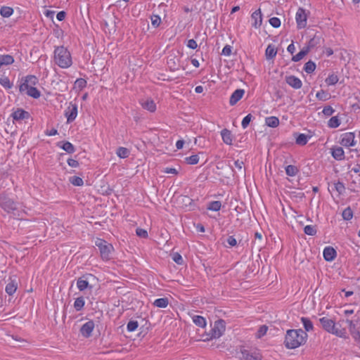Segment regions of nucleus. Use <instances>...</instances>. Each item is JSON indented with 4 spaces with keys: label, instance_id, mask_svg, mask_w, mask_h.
<instances>
[{
    "label": "nucleus",
    "instance_id": "obj_1",
    "mask_svg": "<svg viewBox=\"0 0 360 360\" xmlns=\"http://www.w3.org/2000/svg\"><path fill=\"white\" fill-rule=\"evenodd\" d=\"M307 334L302 329L288 330L285 338V345L288 349H295L305 343Z\"/></svg>",
    "mask_w": 360,
    "mask_h": 360
},
{
    "label": "nucleus",
    "instance_id": "obj_2",
    "mask_svg": "<svg viewBox=\"0 0 360 360\" xmlns=\"http://www.w3.org/2000/svg\"><path fill=\"white\" fill-rule=\"evenodd\" d=\"M56 63L62 68H67L72 65V58L70 52L63 46H58L54 51Z\"/></svg>",
    "mask_w": 360,
    "mask_h": 360
},
{
    "label": "nucleus",
    "instance_id": "obj_3",
    "mask_svg": "<svg viewBox=\"0 0 360 360\" xmlns=\"http://www.w3.org/2000/svg\"><path fill=\"white\" fill-rule=\"evenodd\" d=\"M319 321L322 328L326 331L340 338L346 337V330L345 328H339L333 320L327 317H323L319 319Z\"/></svg>",
    "mask_w": 360,
    "mask_h": 360
},
{
    "label": "nucleus",
    "instance_id": "obj_4",
    "mask_svg": "<svg viewBox=\"0 0 360 360\" xmlns=\"http://www.w3.org/2000/svg\"><path fill=\"white\" fill-rule=\"evenodd\" d=\"M95 244L99 248L101 257L105 260L109 259L110 252L113 250L112 245L100 238L96 239Z\"/></svg>",
    "mask_w": 360,
    "mask_h": 360
},
{
    "label": "nucleus",
    "instance_id": "obj_5",
    "mask_svg": "<svg viewBox=\"0 0 360 360\" xmlns=\"http://www.w3.org/2000/svg\"><path fill=\"white\" fill-rule=\"evenodd\" d=\"M226 325L225 321L222 319H219L214 322V327L210 330V338H219L222 335L225 331Z\"/></svg>",
    "mask_w": 360,
    "mask_h": 360
},
{
    "label": "nucleus",
    "instance_id": "obj_6",
    "mask_svg": "<svg viewBox=\"0 0 360 360\" xmlns=\"http://www.w3.org/2000/svg\"><path fill=\"white\" fill-rule=\"evenodd\" d=\"M0 206L7 212H11L16 210V203L8 197L0 195Z\"/></svg>",
    "mask_w": 360,
    "mask_h": 360
},
{
    "label": "nucleus",
    "instance_id": "obj_7",
    "mask_svg": "<svg viewBox=\"0 0 360 360\" xmlns=\"http://www.w3.org/2000/svg\"><path fill=\"white\" fill-rule=\"evenodd\" d=\"M239 359L241 360H262V356L258 352H250L245 349H241Z\"/></svg>",
    "mask_w": 360,
    "mask_h": 360
},
{
    "label": "nucleus",
    "instance_id": "obj_8",
    "mask_svg": "<svg viewBox=\"0 0 360 360\" xmlns=\"http://www.w3.org/2000/svg\"><path fill=\"white\" fill-rule=\"evenodd\" d=\"M354 133L346 132L341 135V140L340 143L345 147L353 146L356 144L354 141Z\"/></svg>",
    "mask_w": 360,
    "mask_h": 360
},
{
    "label": "nucleus",
    "instance_id": "obj_9",
    "mask_svg": "<svg viewBox=\"0 0 360 360\" xmlns=\"http://www.w3.org/2000/svg\"><path fill=\"white\" fill-rule=\"evenodd\" d=\"M19 90L21 93H25L34 98H38L41 95L40 91L37 88L28 86L27 84H20Z\"/></svg>",
    "mask_w": 360,
    "mask_h": 360
},
{
    "label": "nucleus",
    "instance_id": "obj_10",
    "mask_svg": "<svg viewBox=\"0 0 360 360\" xmlns=\"http://www.w3.org/2000/svg\"><path fill=\"white\" fill-rule=\"evenodd\" d=\"M65 115L67 117L68 123L72 122L75 120L77 115V105L76 103H70L67 108Z\"/></svg>",
    "mask_w": 360,
    "mask_h": 360
},
{
    "label": "nucleus",
    "instance_id": "obj_11",
    "mask_svg": "<svg viewBox=\"0 0 360 360\" xmlns=\"http://www.w3.org/2000/svg\"><path fill=\"white\" fill-rule=\"evenodd\" d=\"M307 18V15L305 11L303 8H300L296 13V22L299 29L306 27Z\"/></svg>",
    "mask_w": 360,
    "mask_h": 360
},
{
    "label": "nucleus",
    "instance_id": "obj_12",
    "mask_svg": "<svg viewBox=\"0 0 360 360\" xmlns=\"http://www.w3.org/2000/svg\"><path fill=\"white\" fill-rule=\"evenodd\" d=\"M18 288V281L16 277H10L8 280V283L6 285L5 291L9 295H13Z\"/></svg>",
    "mask_w": 360,
    "mask_h": 360
},
{
    "label": "nucleus",
    "instance_id": "obj_13",
    "mask_svg": "<svg viewBox=\"0 0 360 360\" xmlns=\"http://www.w3.org/2000/svg\"><path fill=\"white\" fill-rule=\"evenodd\" d=\"M94 328V323L93 321H89L85 323L80 328V333L82 336L89 338L91 336V333Z\"/></svg>",
    "mask_w": 360,
    "mask_h": 360
},
{
    "label": "nucleus",
    "instance_id": "obj_14",
    "mask_svg": "<svg viewBox=\"0 0 360 360\" xmlns=\"http://www.w3.org/2000/svg\"><path fill=\"white\" fill-rule=\"evenodd\" d=\"M92 276H93L91 274H87L84 275L78 278L77 281V286L80 291H83L89 287V278H91Z\"/></svg>",
    "mask_w": 360,
    "mask_h": 360
},
{
    "label": "nucleus",
    "instance_id": "obj_15",
    "mask_svg": "<svg viewBox=\"0 0 360 360\" xmlns=\"http://www.w3.org/2000/svg\"><path fill=\"white\" fill-rule=\"evenodd\" d=\"M285 82L290 86L296 89H300L302 85L301 80L298 77H296L293 75L286 77Z\"/></svg>",
    "mask_w": 360,
    "mask_h": 360
},
{
    "label": "nucleus",
    "instance_id": "obj_16",
    "mask_svg": "<svg viewBox=\"0 0 360 360\" xmlns=\"http://www.w3.org/2000/svg\"><path fill=\"white\" fill-rule=\"evenodd\" d=\"M245 94V91L241 89H236L231 96L229 103L231 105H234L240 101Z\"/></svg>",
    "mask_w": 360,
    "mask_h": 360
},
{
    "label": "nucleus",
    "instance_id": "obj_17",
    "mask_svg": "<svg viewBox=\"0 0 360 360\" xmlns=\"http://www.w3.org/2000/svg\"><path fill=\"white\" fill-rule=\"evenodd\" d=\"M12 117L14 120L19 121L25 119H28L30 117V114L28 112L22 109L18 108L17 110L14 111L12 113Z\"/></svg>",
    "mask_w": 360,
    "mask_h": 360
},
{
    "label": "nucleus",
    "instance_id": "obj_18",
    "mask_svg": "<svg viewBox=\"0 0 360 360\" xmlns=\"http://www.w3.org/2000/svg\"><path fill=\"white\" fill-rule=\"evenodd\" d=\"M336 257V251L332 247H326L323 250V257L326 261H333Z\"/></svg>",
    "mask_w": 360,
    "mask_h": 360
},
{
    "label": "nucleus",
    "instance_id": "obj_19",
    "mask_svg": "<svg viewBox=\"0 0 360 360\" xmlns=\"http://www.w3.org/2000/svg\"><path fill=\"white\" fill-rule=\"evenodd\" d=\"M252 19L254 20L252 22V26L255 28H258L261 26L262 22V18L260 9L255 11L252 14Z\"/></svg>",
    "mask_w": 360,
    "mask_h": 360
},
{
    "label": "nucleus",
    "instance_id": "obj_20",
    "mask_svg": "<svg viewBox=\"0 0 360 360\" xmlns=\"http://www.w3.org/2000/svg\"><path fill=\"white\" fill-rule=\"evenodd\" d=\"M221 136L223 141L227 145H232L233 135L230 130L224 129L221 131Z\"/></svg>",
    "mask_w": 360,
    "mask_h": 360
},
{
    "label": "nucleus",
    "instance_id": "obj_21",
    "mask_svg": "<svg viewBox=\"0 0 360 360\" xmlns=\"http://www.w3.org/2000/svg\"><path fill=\"white\" fill-rule=\"evenodd\" d=\"M141 104L144 109L148 110V111H150L151 112H155L156 110V105H155V102L153 101V100H152L150 98H148L146 101H143L141 103Z\"/></svg>",
    "mask_w": 360,
    "mask_h": 360
},
{
    "label": "nucleus",
    "instance_id": "obj_22",
    "mask_svg": "<svg viewBox=\"0 0 360 360\" xmlns=\"http://www.w3.org/2000/svg\"><path fill=\"white\" fill-rule=\"evenodd\" d=\"M332 156L338 160H342L345 158V153L341 147H336L332 149Z\"/></svg>",
    "mask_w": 360,
    "mask_h": 360
},
{
    "label": "nucleus",
    "instance_id": "obj_23",
    "mask_svg": "<svg viewBox=\"0 0 360 360\" xmlns=\"http://www.w3.org/2000/svg\"><path fill=\"white\" fill-rule=\"evenodd\" d=\"M277 51L274 46L269 44L266 49V57L267 59H272L276 55Z\"/></svg>",
    "mask_w": 360,
    "mask_h": 360
},
{
    "label": "nucleus",
    "instance_id": "obj_24",
    "mask_svg": "<svg viewBox=\"0 0 360 360\" xmlns=\"http://www.w3.org/2000/svg\"><path fill=\"white\" fill-rule=\"evenodd\" d=\"M193 323L201 328H204L206 326V321L205 319L201 316L195 315L193 316Z\"/></svg>",
    "mask_w": 360,
    "mask_h": 360
},
{
    "label": "nucleus",
    "instance_id": "obj_25",
    "mask_svg": "<svg viewBox=\"0 0 360 360\" xmlns=\"http://www.w3.org/2000/svg\"><path fill=\"white\" fill-rule=\"evenodd\" d=\"M320 41H321V37L315 35L313 38H311L309 41L307 45L304 47L308 48L307 50L309 51L312 48H314L316 46H317L318 44H319Z\"/></svg>",
    "mask_w": 360,
    "mask_h": 360
},
{
    "label": "nucleus",
    "instance_id": "obj_26",
    "mask_svg": "<svg viewBox=\"0 0 360 360\" xmlns=\"http://www.w3.org/2000/svg\"><path fill=\"white\" fill-rule=\"evenodd\" d=\"M38 82V79L34 75H29L25 77L23 83L21 84H27L28 86L32 87Z\"/></svg>",
    "mask_w": 360,
    "mask_h": 360
},
{
    "label": "nucleus",
    "instance_id": "obj_27",
    "mask_svg": "<svg viewBox=\"0 0 360 360\" xmlns=\"http://www.w3.org/2000/svg\"><path fill=\"white\" fill-rule=\"evenodd\" d=\"M169 304V300L167 297L158 298L153 302L154 306L160 308H165Z\"/></svg>",
    "mask_w": 360,
    "mask_h": 360
},
{
    "label": "nucleus",
    "instance_id": "obj_28",
    "mask_svg": "<svg viewBox=\"0 0 360 360\" xmlns=\"http://www.w3.org/2000/svg\"><path fill=\"white\" fill-rule=\"evenodd\" d=\"M308 48L304 47L298 53L293 56L292 60L294 62H298L301 60L309 51L307 50Z\"/></svg>",
    "mask_w": 360,
    "mask_h": 360
},
{
    "label": "nucleus",
    "instance_id": "obj_29",
    "mask_svg": "<svg viewBox=\"0 0 360 360\" xmlns=\"http://www.w3.org/2000/svg\"><path fill=\"white\" fill-rule=\"evenodd\" d=\"M266 124L270 127H276L279 124V120L276 117H269L266 118Z\"/></svg>",
    "mask_w": 360,
    "mask_h": 360
},
{
    "label": "nucleus",
    "instance_id": "obj_30",
    "mask_svg": "<svg viewBox=\"0 0 360 360\" xmlns=\"http://www.w3.org/2000/svg\"><path fill=\"white\" fill-rule=\"evenodd\" d=\"M13 13V9L9 6H3L0 9L1 15L4 18L10 17Z\"/></svg>",
    "mask_w": 360,
    "mask_h": 360
},
{
    "label": "nucleus",
    "instance_id": "obj_31",
    "mask_svg": "<svg viewBox=\"0 0 360 360\" xmlns=\"http://www.w3.org/2000/svg\"><path fill=\"white\" fill-rule=\"evenodd\" d=\"M60 143H62L60 147L64 150H65L67 153H73L75 152V147L71 143L66 141V142L60 143L59 144H60Z\"/></svg>",
    "mask_w": 360,
    "mask_h": 360
},
{
    "label": "nucleus",
    "instance_id": "obj_32",
    "mask_svg": "<svg viewBox=\"0 0 360 360\" xmlns=\"http://www.w3.org/2000/svg\"><path fill=\"white\" fill-rule=\"evenodd\" d=\"M301 321L306 331H310L313 330V323L308 318L302 317Z\"/></svg>",
    "mask_w": 360,
    "mask_h": 360
},
{
    "label": "nucleus",
    "instance_id": "obj_33",
    "mask_svg": "<svg viewBox=\"0 0 360 360\" xmlns=\"http://www.w3.org/2000/svg\"><path fill=\"white\" fill-rule=\"evenodd\" d=\"M117 155L120 158H126L129 155V150L127 148L120 147L117 150Z\"/></svg>",
    "mask_w": 360,
    "mask_h": 360
},
{
    "label": "nucleus",
    "instance_id": "obj_34",
    "mask_svg": "<svg viewBox=\"0 0 360 360\" xmlns=\"http://www.w3.org/2000/svg\"><path fill=\"white\" fill-rule=\"evenodd\" d=\"M84 306V300L82 297H77L74 303V307L76 311H80Z\"/></svg>",
    "mask_w": 360,
    "mask_h": 360
},
{
    "label": "nucleus",
    "instance_id": "obj_35",
    "mask_svg": "<svg viewBox=\"0 0 360 360\" xmlns=\"http://www.w3.org/2000/svg\"><path fill=\"white\" fill-rule=\"evenodd\" d=\"M315 69L316 64L311 60L307 62L304 67V70L307 73H311L315 70Z\"/></svg>",
    "mask_w": 360,
    "mask_h": 360
},
{
    "label": "nucleus",
    "instance_id": "obj_36",
    "mask_svg": "<svg viewBox=\"0 0 360 360\" xmlns=\"http://www.w3.org/2000/svg\"><path fill=\"white\" fill-rule=\"evenodd\" d=\"M340 124V121L337 116L332 117L328 122V125L330 128H337Z\"/></svg>",
    "mask_w": 360,
    "mask_h": 360
},
{
    "label": "nucleus",
    "instance_id": "obj_37",
    "mask_svg": "<svg viewBox=\"0 0 360 360\" xmlns=\"http://www.w3.org/2000/svg\"><path fill=\"white\" fill-rule=\"evenodd\" d=\"M285 172L287 175L294 176L298 172L297 168L294 165H288L285 168Z\"/></svg>",
    "mask_w": 360,
    "mask_h": 360
},
{
    "label": "nucleus",
    "instance_id": "obj_38",
    "mask_svg": "<svg viewBox=\"0 0 360 360\" xmlns=\"http://www.w3.org/2000/svg\"><path fill=\"white\" fill-rule=\"evenodd\" d=\"M338 82V77L335 74L330 75L326 79V83L328 85H335Z\"/></svg>",
    "mask_w": 360,
    "mask_h": 360
},
{
    "label": "nucleus",
    "instance_id": "obj_39",
    "mask_svg": "<svg viewBox=\"0 0 360 360\" xmlns=\"http://www.w3.org/2000/svg\"><path fill=\"white\" fill-rule=\"evenodd\" d=\"M342 218L345 220H350L353 217V212L349 207L345 208L342 214Z\"/></svg>",
    "mask_w": 360,
    "mask_h": 360
},
{
    "label": "nucleus",
    "instance_id": "obj_40",
    "mask_svg": "<svg viewBox=\"0 0 360 360\" xmlns=\"http://www.w3.org/2000/svg\"><path fill=\"white\" fill-rule=\"evenodd\" d=\"M221 203L220 201H212L209 203L207 209L212 211H219L221 208Z\"/></svg>",
    "mask_w": 360,
    "mask_h": 360
},
{
    "label": "nucleus",
    "instance_id": "obj_41",
    "mask_svg": "<svg viewBox=\"0 0 360 360\" xmlns=\"http://www.w3.org/2000/svg\"><path fill=\"white\" fill-rule=\"evenodd\" d=\"M70 182L72 185L77 186H81L84 184V181L82 180V179L79 177V176H76L70 177Z\"/></svg>",
    "mask_w": 360,
    "mask_h": 360
},
{
    "label": "nucleus",
    "instance_id": "obj_42",
    "mask_svg": "<svg viewBox=\"0 0 360 360\" xmlns=\"http://www.w3.org/2000/svg\"><path fill=\"white\" fill-rule=\"evenodd\" d=\"M304 232L309 236H314L316 233V229L314 226L307 225L304 228Z\"/></svg>",
    "mask_w": 360,
    "mask_h": 360
},
{
    "label": "nucleus",
    "instance_id": "obj_43",
    "mask_svg": "<svg viewBox=\"0 0 360 360\" xmlns=\"http://www.w3.org/2000/svg\"><path fill=\"white\" fill-rule=\"evenodd\" d=\"M307 143V136L304 134H300L296 139V143L304 146Z\"/></svg>",
    "mask_w": 360,
    "mask_h": 360
},
{
    "label": "nucleus",
    "instance_id": "obj_44",
    "mask_svg": "<svg viewBox=\"0 0 360 360\" xmlns=\"http://www.w3.org/2000/svg\"><path fill=\"white\" fill-rule=\"evenodd\" d=\"M151 24L154 27H158L161 23V18L158 15H152L150 16Z\"/></svg>",
    "mask_w": 360,
    "mask_h": 360
},
{
    "label": "nucleus",
    "instance_id": "obj_45",
    "mask_svg": "<svg viewBox=\"0 0 360 360\" xmlns=\"http://www.w3.org/2000/svg\"><path fill=\"white\" fill-rule=\"evenodd\" d=\"M185 161L187 164H189V165H195L199 161V158L197 155H193L191 156H189V157H186L185 158Z\"/></svg>",
    "mask_w": 360,
    "mask_h": 360
},
{
    "label": "nucleus",
    "instance_id": "obj_46",
    "mask_svg": "<svg viewBox=\"0 0 360 360\" xmlns=\"http://www.w3.org/2000/svg\"><path fill=\"white\" fill-rule=\"evenodd\" d=\"M0 84L6 89H11L12 86V84L10 82L9 79L6 77H3L0 78Z\"/></svg>",
    "mask_w": 360,
    "mask_h": 360
},
{
    "label": "nucleus",
    "instance_id": "obj_47",
    "mask_svg": "<svg viewBox=\"0 0 360 360\" xmlns=\"http://www.w3.org/2000/svg\"><path fill=\"white\" fill-rule=\"evenodd\" d=\"M268 330V327L265 325H263L262 326L259 327L257 334H256V337L257 338H261L262 336H264L266 332Z\"/></svg>",
    "mask_w": 360,
    "mask_h": 360
},
{
    "label": "nucleus",
    "instance_id": "obj_48",
    "mask_svg": "<svg viewBox=\"0 0 360 360\" xmlns=\"http://www.w3.org/2000/svg\"><path fill=\"white\" fill-rule=\"evenodd\" d=\"M167 64H168L169 68L173 71L175 70H177L179 68H178L179 65L175 62V57L169 58V59L167 60Z\"/></svg>",
    "mask_w": 360,
    "mask_h": 360
},
{
    "label": "nucleus",
    "instance_id": "obj_49",
    "mask_svg": "<svg viewBox=\"0 0 360 360\" xmlns=\"http://www.w3.org/2000/svg\"><path fill=\"white\" fill-rule=\"evenodd\" d=\"M316 98L321 101H326L328 99V94L324 91L323 90H321L320 91H318L316 95Z\"/></svg>",
    "mask_w": 360,
    "mask_h": 360
},
{
    "label": "nucleus",
    "instance_id": "obj_50",
    "mask_svg": "<svg viewBox=\"0 0 360 360\" xmlns=\"http://www.w3.org/2000/svg\"><path fill=\"white\" fill-rule=\"evenodd\" d=\"M269 23L272 27L277 28L281 25V20L276 17H273L269 19Z\"/></svg>",
    "mask_w": 360,
    "mask_h": 360
},
{
    "label": "nucleus",
    "instance_id": "obj_51",
    "mask_svg": "<svg viewBox=\"0 0 360 360\" xmlns=\"http://www.w3.org/2000/svg\"><path fill=\"white\" fill-rule=\"evenodd\" d=\"M136 233L139 237L142 238H146L148 236L147 231L141 228L136 229Z\"/></svg>",
    "mask_w": 360,
    "mask_h": 360
},
{
    "label": "nucleus",
    "instance_id": "obj_52",
    "mask_svg": "<svg viewBox=\"0 0 360 360\" xmlns=\"http://www.w3.org/2000/svg\"><path fill=\"white\" fill-rule=\"evenodd\" d=\"M252 115L248 114L243 118L242 123H241L243 129H245L249 125V124L252 120Z\"/></svg>",
    "mask_w": 360,
    "mask_h": 360
},
{
    "label": "nucleus",
    "instance_id": "obj_53",
    "mask_svg": "<svg viewBox=\"0 0 360 360\" xmlns=\"http://www.w3.org/2000/svg\"><path fill=\"white\" fill-rule=\"evenodd\" d=\"M138 327V322L136 321H130L127 323V330L129 331H134Z\"/></svg>",
    "mask_w": 360,
    "mask_h": 360
},
{
    "label": "nucleus",
    "instance_id": "obj_54",
    "mask_svg": "<svg viewBox=\"0 0 360 360\" xmlns=\"http://www.w3.org/2000/svg\"><path fill=\"white\" fill-rule=\"evenodd\" d=\"M234 165L241 174H245V169H243L244 162L243 161L238 160L235 161Z\"/></svg>",
    "mask_w": 360,
    "mask_h": 360
},
{
    "label": "nucleus",
    "instance_id": "obj_55",
    "mask_svg": "<svg viewBox=\"0 0 360 360\" xmlns=\"http://www.w3.org/2000/svg\"><path fill=\"white\" fill-rule=\"evenodd\" d=\"M322 112L326 115V116H330L333 115V113L334 112V110L333 108L330 106V105H328V106H326L324 107Z\"/></svg>",
    "mask_w": 360,
    "mask_h": 360
},
{
    "label": "nucleus",
    "instance_id": "obj_56",
    "mask_svg": "<svg viewBox=\"0 0 360 360\" xmlns=\"http://www.w3.org/2000/svg\"><path fill=\"white\" fill-rule=\"evenodd\" d=\"M335 188L336 191L340 194L342 193L345 190V187L343 183H341L340 181H338V183H336L335 184Z\"/></svg>",
    "mask_w": 360,
    "mask_h": 360
},
{
    "label": "nucleus",
    "instance_id": "obj_57",
    "mask_svg": "<svg viewBox=\"0 0 360 360\" xmlns=\"http://www.w3.org/2000/svg\"><path fill=\"white\" fill-rule=\"evenodd\" d=\"M172 259L178 264H181L183 262L182 257L177 252L173 255Z\"/></svg>",
    "mask_w": 360,
    "mask_h": 360
},
{
    "label": "nucleus",
    "instance_id": "obj_58",
    "mask_svg": "<svg viewBox=\"0 0 360 360\" xmlns=\"http://www.w3.org/2000/svg\"><path fill=\"white\" fill-rule=\"evenodd\" d=\"M352 338L354 339L355 342L359 345L360 347V331L356 330L351 333Z\"/></svg>",
    "mask_w": 360,
    "mask_h": 360
},
{
    "label": "nucleus",
    "instance_id": "obj_59",
    "mask_svg": "<svg viewBox=\"0 0 360 360\" xmlns=\"http://www.w3.org/2000/svg\"><path fill=\"white\" fill-rule=\"evenodd\" d=\"M346 322L348 323L350 333H352L353 332H355L357 330L356 329V325L354 323V322L352 321L347 319Z\"/></svg>",
    "mask_w": 360,
    "mask_h": 360
},
{
    "label": "nucleus",
    "instance_id": "obj_60",
    "mask_svg": "<svg viewBox=\"0 0 360 360\" xmlns=\"http://www.w3.org/2000/svg\"><path fill=\"white\" fill-rule=\"evenodd\" d=\"M231 46L229 45H226L221 52V54L224 56H230L231 53Z\"/></svg>",
    "mask_w": 360,
    "mask_h": 360
},
{
    "label": "nucleus",
    "instance_id": "obj_61",
    "mask_svg": "<svg viewBox=\"0 0 360 360\" xmlns=\"http://www.w3.org/2000/svg\"><path fill=\"white\" fill-rule=\"evenodd\" d=\"M187 46L190 49H195L197 48L198 44L194 39H189L187 43Z\"/></svg>",
    "mask_w": 360,
    "mask_h": 360
},
{
    "label": "nucleus",
    "instance_id": "obj_62",
    "mask_svg": "<svg viewBox=\"0 0 360 360\" xmlns=\"http://www.w3.org/2000/svg\"><path fill=\"white\" fill-rule=\"evenodd\" d=\"M227 243L231 247L236 246L237 244V241H236V238L232 236H229L227 238Z\"/></svg>",
    "mask_w": 360,
    "mask_h": 360
},
{
    "label": "nucleus",
    "instance_id": "obj_63",
    "mask_svg": "<svg viewBox=\"0 0 360 360\" xmlns=\"http://www.w3.org/2000/svg\"><path fill=\"white\" fill-rule=\"evenodd\" d=\"M68 164L72 167H77L79 166L78 161L71 158L68 160Z\"/></svg>",
    "mask_w": 360,
    "mask_h": 360
},
{
    "label": "nucleus",
    "instance_id": "obj_64",
    "mask_svg": "<svg viewBox=\"0 0 360 360\" xmlns=\"http://www.w3.org/2000/svg\"><path fill=\"white\" fill-rule=\"evenodd\" d=\"M75 84L78 86V87L83 88L86 86V82L84 79H77Z\"/></svg>",
    "mask_w": 360,
    "mask_h": 360
}]
</instances>
